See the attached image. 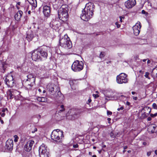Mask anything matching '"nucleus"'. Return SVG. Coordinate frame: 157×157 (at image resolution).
<instances>
[{
    "label": "nucleus",
    "mask_w": 157,
    "mask_h": 157,
    "mask_svg": "<svg viewBox=\"0 0 157 157\" xmlns=\"http://www.w3.org/2000/svg\"><path fill=\"white\" fill-rule=\"evenodd\" d=\"M151 63V61L150 60L148 59L147 61V63L148 64V63Z\"/></svg>",
    "instance_id": "nucleus-55"
},
{
    "label": "nucleus",
    "mask_w": 157,
    "mask_h": 157,
    "mask_svg": "<svg viewBox=\"0 0 157 157\" xmlns=\"http://www.w3.org/2000/svg\"><path fill=\"white\" fill-rule=\"evenodd\" d=\"M143 144L144 145H146L147 144V143L146 142H144L143 143Z\"/></svg>",
    "instance_id": "nucleus-54"
},
{
    "label": "nucleus",
    "mask_w": 157,
    "mask_h": 157,
    "mask_svg": "<svg viewBox=\"0 0 157 157\" xmlns=\"http://www.w3.org/2000/svg\"><path fill=\"white\" fill-rule=\"evenodd\" d=\"M5 115V113H3L1 114V116L2 117H4Z\"/></svg>",
    "instance_id": "nucleus-49"
},
{
    "label": "nucleus",
    "mask_w": 157,
    "mask_h": 157,
    "mask_svg": "<svg viewBox=\"0 0 157 157\" xmlns=\"http://www.w3.org/2000/svg\"><path fill=\"white\" fill-rule=\"evenodd\" d=\"M132 94L134 95V94H137V93H136V92H135L132 91Z\"/></svg>",
    "instance_id": "nucleus-52"
},
{
    "label": "nucleus",
    "mask_w": 157,
    "mask_h": 157,
    "mask_svg": "<svg viewBox=\"0 0 157 157\" xmlns=\"http://www.w3.org/2000/svg\"><path fill=\"white\" fill-rule=\"evenodd\" d=\"M151 151H149V152H148L147 153V155H148V156H149L150 155H151Z\"/></svg>",
    "instance_id": "nucleus-45"
},
{
    "label": "nucleus",
    "mask_w": 157,
    "mask_h": 157,
    "mask_svg": "<svg viewBox=\"0 0 157 157\" xmlns=\"http://www.w3.org/2000/svg\"><path fill=\"white\" fill-rule=\"evenodd\" d=\"M157 115V113H155L154 114L152 113L150 114V116L152 117H154Z\"/></svg>",
    "instance_id": "nucleus-35"
},
{
    "label": "nucleus",
    "mask_w": 157,
    "mask_h": 157,
    "mask_svg": "<svg viewBox=\"0 0 157 157\" xmlns=\"http://www.w3.org/2000/svg\"><path fill=\"white\" fill-rule=\"evenodd\" d=\"M89 155H92V152H89Z\"/></svg>",
    "instance_id": "nucleus-61"
},
{
    "label": "nucleus",
    "mask_w": 157,
    "mask_h": 157,
    "mask_svg": "<svg viewBox=\"0 0 157 157\" xmlns=\"http://www.w3.org/2000/svg\"><path fill=\"white\" fill-rule=\"evenodd\" d=\"M110 136L112 138H115L116 137V136L114 134L113 132H112L110 133Z\"/></svg>",
    "instance_id": "nucleus-33"
},
{
    "label": "nucleus",
    "mask_w": 157,
    "mask_h": 157,
    "mask_svg": "<svg viewBox=\"0 0 157 157\" xmlns=\"http://www.w3.org/2000/svg\"><path fill=\"white\" fill-rule=\"evenodd\" d=\"M35 77L33 75L29 74L26 76V78L23 80V83L28 89H30L35 84Z\"/></svg>",
    "instance_id": "nucleus-4"
},
{
    "label": "nucleus",
    "mask_w": 157,
    "mask_h": 157,
    "mask_svg": "<svg viewBox=\"0 0 157 157\" xmlns=\"http://www.w3.org/2000/svg\"><path fill=\"white\" fill-rule=\"evenodd\" d=\"M73 147L74 148H77L78 147V145L77 144H74L73 145Z\"/></svg>",
    "instance_id": "nucleus-42"
},
{
    "label": "nucleus",
    "mask_w": 157,
    "mask_h": 157,
    "mask_svg": "<svg viewBox=\"0 0 157 157\" xmlns=\"http://www.w3.org/2000/svg\"><path fill=\"white\" fill-rule=\"evenodd\" d=\"M30 4L31 6L35 8L37 6V2L36 0H27Z\"/></svg>",
    "instance_id": "nucleus-21"
},
{
    "label": "nucleus",
    "mask_w": 157,
    "mask_h": 157,
    "mask_svg": "<svg viewBox=\"0 0 157 157\" xmlns=\"http://www.w3.org/2000/svg\"><path fill=\"white\" fill-rule=\"evenodd\" d=\"M155 154L157 155V150H156L155 151Z\"/></svg>",
    "instance_id": "nucleus-62"
},
{
    "label": "nucleus",
    "mask_w": 157,
    "mask_h": 157,
    "mask_svg": "<svg viewBox=\"0 0 157 157\" xmlns=\"http://www.w3.org/2000/svg\"><path fill=\"white\" fill-rule=\"evenodd\" d=\"M43 12L44 16L48 17L51 12V8L49 6L45 5L43 6Z\"/></svg>",
    "instance_id": "nucleus-15"
},
{
    "label": "nucleus",
    "mask_w": 157,
    "mask_h": 157,
    "mask_svg": "<svg viewBox=\"0 0 157 157\" xmlns=\"http://www.w3.org/2000/svg\"><path fill=\"white\" fill-rule=\"evenodd\" d=\"M145 13H146V12L144 10H143L142 11V14H145Z\"/></svg>",
    "instance_id": "nucleus-47"
},
{
    "label": "nucleus",
    "mask_w": 157,
    "mask_h": 157,
    "mask_svg": "<svg viewBox=\"0 0 157 157\" xmlns=\"http://www.w3.org/2000/svg\"><path fill=\"white\" fill-rule=\"evenodd\" d=\"M40 35L42 36H46L49 33V31L47 29H45V30L41 31L40 32Z\"/></svg>",
    "instance_id": "nucleus-23"
},
{
    "label": "nucleus",
    "mask_w": 157,
    "mask_h": 157,
    "mask_svg": "<svg viewBox=\"0 0 157 157\" xmlns=\"http://www.w3.org/2000/svg\"><path fill=\"white\" fill-rule=\"evenodd\" d=\"M127 75L124 73H121L116 78L117 82L119 84L126 83L128 82Z\"/></svg>",
    "instance_id": "nucleus-9"
},
{
    "label": "nucleus",
    "mask_w": 157,
    "mask_h": 157,
    "mask_svg": "<svg viewBox=\"0 0 157 157\" xmlns=\"http://www.w3.org/2000/svg\"><path fill=\"white\" fill-rule=\"evenodd\" d=\"M149 74V73L148 72H146L145 73V75H144V76L146 78H147L148 79H150V78L148 76V75Z\"/></svg>",
    "instance_id": "nucleus-31"
},
{
    "label": "nucleus",
    "mask_w": 157,
    "mask_h": 157,
    "mask_svg": "<svg viewBox=\"0 0 157 157\" xmlns=\"http://www.w3.org/2000/svg\"><path fill=\"white\" fill-rule=\"evenodd\" d=\"M125 104L126 105L129 106L130 105L131 103L128 101H127Z\"/></svg>",
    "instance_id": "nucleus-43"
},
{
    "label": "nucleus",
    "mask_w": 157,
    "mask_h": 157,
    "mask_svg": "<svg viewBox=\"0 0 157 157\" xmlns=\"http://www.w3.org/2000/svg\"><path fill=\"white\" fill-rule=\"evenodd\" d=\"M62 137H63V132L59 129L53 130L51 135L52 139L58 142H62Z\"/></svg>",
    "instance_id": "nucleus-6"
},
{
    "label": "nucleus",
    "mask_w": 157,
    "mask_h": 157,
    "mask_svg": "<svg viewBox=\"0 0 157 157\" xmlns=\"http://www.w3.org/2000/svg\"><path fill=\"white\" fill-rule=\"evenodd\" d=\"M123 17H120V21L121 22H122V18H123Z\"/></svg>",
    "instance_id": "nucleus-51"
},
{
    "label": "nucleus",
    "mask_w": 157,
    "mask_h": 157,
    "mask_svg": "<svg viewBox=\"0 0 157 157\" xmlns=\"http://www.w3.org/2000/svg\"><path fill=\"white\" fill-rule=\"evenodd\" d=\"M14 92L10 90L7 92V95L8 97H10V98L11 99L14 97Z\"/></svg>",
    "instance_id": "nucleus-26"
},
{
    "label": "nucleus",
    "mask_w": 157,
    "mask_h": 157,
    "mask_svg": "<svg viewBox=\"0 0 157 157\" xmlns=\"http://www.w3.org/2000/svg\"><path fill=\"white\" fill-rule=\"evenodd\" d=\"M59 43L60 46L65 48H70L72 47L71 42L67 34L60 38Z\"/></svg>",
    "instance_id": "nucleus-5"
},
{
    "label": "nucleus",
    "mask_w": 157,
    "mask_h": 157,
    "mask_svg": "<svg viewBox=\"0 0 157 157\" xmlns=\"http://www.w3.org/2000/svg\"><path fill=\"white\" fill-rule=\"evenodd\" d=\"M23 12L21 10H19L14 16V18L16 20H19L21 17Z\"/></svg>",
    "instance_id": "nucleus-20"
},
{
    "label": "nucleus",
    "mask_w": 157,
    "mask_h": 157,
    "mask_svg": "<svg viewBox=\"0 0 157 157\" xmlns=\"http://www.w3.org/2000/svg\"><path fill=\"white\" fill-rule=\"evenodd\" d=\"M13 147V142L11 139L8 140L6 142L5 147L7 150H12Z\"/></svg>",
    "instance_id": "nucleus-16"
},
{
    "label": "nucleus",
    "mask_w": 157,
    "mask_h": 157,
    "mask_svg": "<svg viewBox=\"0 0 157 157\" xmlns=\"http://www.w3.org/2000/svg\"><path fill=\"white\" fill-rule=\"evenodd\" d=\"M70 112L72 113L71 115L68 116L67 114H66V116L68 119L74 120L79 117L80 116V113L79 112L74 111V110H71Z\"/></svg>",
    "instance_id": "nucleus-11"
},
{
    "label": "nucleus",
    "mask_w": 157,
    "mask_h": 157,
    "mask_svg": "<svg viewBox=\"0 0 157 157\" xmlns=\"http://www.w3.org/2000/svg\"><path fill=\"white\" fill-rule=\"evenodd\" d=\"M47 90L53 94L56 99L63 98V95L60 91L59 87L53 83H49L46 86Z\"/></svg>",
    "instance_id": "nucleus-2"
},
{
    "label": "nucleus",
    "mask_w": 157,
    "mask_h": 157,
    "mask_svg": "<svg viewBox=\"0 0 157 157\" xmlns=\"http://www.w3.org/2000/svg\"><path fill=\"white\" fill-rule=\"evenodd\" d=\"M94 8V6L93 4L91 3L86 4L82 11L80 16L81 19L86 21L89 20L93 16Z\"/></svg>",
    "instance_id": "nucleus-1"
},
{
    "label": "nucleus",
    "mask_w": 157,
    "mask_h": 157,
    "mask_svg": "<svg viewBox=\"0 0 157 157\" xmlns=\"http://www.w3.org/2000/svg\"><path fill=\"white\" fill-rule=\"evenodd\" d=\"M105 56V54L104 52H101L100 53L99 55L100 58L102 59Z\"/></svg>",
    "instance_id": "nucleus-29"
},
{
    "label": "nucleus",
    "mask_w": 157,
    "mask_h": 157,
    "mask_svg": "<svg viewBox=\"0 0 157 157\" xmlns=\"http://www.w3.org/2000/svg\"><path fill=\"white\" fill-rule=\"evenodd\" d=\"M38 90L40 93L41 92H42V90L40 88H39Z\"/></svg>",
    "instance_id": "nucleus-50"
},
{
    "label": "nucleus",
    "mask_w": 157,
    "mask_h": 157,
    "mask_svg": "<svg viewBox=\"0 0 157 157\" xmlns=\"http://www.w3.org/2000/svg\"><path fill=\"white\" fill-rule=\"evenodd\" d=\"M136 4L135 0H128L125 2V5L127 8L130 9L133 7Z\"/></svg>",
    "instance_id": "nucleus-17"
},
{
    "label": "nucleus",
    "mask_w": 157,
    "mask_h": 157,
    "mask_svg": "<svg viewBox=\"0 0 157 157\" xmlns=\"http://www.w3.org/2000/svg\"><path fill=\"white\" fill-rule=\"evenodd\" d=\"M107 120H108V123H110V121L111 120V119L110 118H108Z\"/></svg>",
    "instance_id": "nucleus-48"
},
{
    "label": "nucleus",
    "mask_w": 157,
    "mask_h": 157,
    "mask_svg": "<svg viewBox=\"0 0 157 157\" xmlns=\"http://www.w3.org/2000/svg\"><path fill=\"white\" fill-rule=\"evenodd\" d=\"M37 131V128H35L32 131V133H35Z\"/></svg>",
    "instance_id": "nucleus-37"
},
{
    "label": "nucleus",
    "mask_w": 157,
    "mask_h": 157,
    "mask_svg": "<svg viewBox=\"0 0 157 157\" xmlns=\"http://www.w3.org/2000/svg\"><path fill=\"white\" fill-rule=\"evenodd\" d=\"M37 100L40 102H45L47 101L48 98L43 97H38L37 98Z\"/></svg>",
    "instance_id": "nucleus-24"
},
{
    "label": "nucleus",
    "mask_w": 157,
    "mask_h": 157,
    "mask_svg": "<svg viewBox=\"0 0 157 157\" xmlns=\"http://www.w3.org/2000/svg\"><path fill=\"white\" fill-rule=\"evenodd\" d=\"M68 6L66 5H62L59 9L58 12L59 18L63 22L67 21L68 18Z\"/></svg>",
    "instance_id": "nucleus-3"
},
{
    "label": "nucleus",
    "mask_w": 157,
    "mask_h": 157,
    "mask_svg": "<svg viewBox=\"0 0 157 157\" xmlns=\"http://www.w3.org/2000/svg\"><path fill=\"white\" fill-rule=\"evenodd\" d=\"M34 34L32 32L30 34H28L26 38L28 41H31L34 37Z\"/></svg>",
    "instance_id": "nucleus-25"
},
{
    "label": "nucleus",
    "mask_w": 157,
    "mask_h": 157,
    "mask_svg": "<svg viewBox=\"0 0 157 157\" xmlns=\"http://www.w3.org/2000/svg\"><path fill=\"white\" fill-rule=\"evenodd\" d=\"M128 147L127 146H125L124 147V149L125 150Z\"/></svg>",
    "instance_id": "nucleus-56"
},
{
    "label": "nucleus",
    "mask_w": 157,
    "mask_h": 157,
    "mask_svg": "<svg viewBox=\"0 0 157 157\" xmlns=\"http://www.w3.org/2000/svg\"><path fill=\"white\" fill-rule=\"evenodd\" d=\"M93 96L95 98H96L98 97V94H93Z\"/></svg>",
    "instance_id": "nucleus-44"
},
{
    "label": "nucleus",
    "mask_w": 157,
    "mask_h": 157,
    "mask_svg": "<svg viewBox=\"0 0 157 157\" xmlns=\"http://www.w3.org/2000/svg\"><path fill=\"white\" fill-rule=\"evenodd\" d=\"M88 101L89 103H90L91 101V99H89L88 100Z\"/></svg>",
    "instance_id": "nucleus-57"
},
{
    "label": "nucleus",
    "mask_w": 157,
    "mask_h": 157,
    "mask_svg": "<svg viewBox=\"0 0 157 157\" xmlns=\"http://www.w3.org/2000/svg\"><path fill=\"white\" fill-rule=\"evenodd\" d=\"M147 130L150 133H155L157 132V127L155 125H151L148 127Z\"/></svg>",
    "instance_id": "nucleus-19"
},
{
    "label": "nucleus",
    "mask_w": 157,
    "mask_h": 157,
    "mask_svg": "<svg viewBox=\"0 0 157 157\" xmlns=\"http://www.w3.org/2000/svg\"><path fill=\"white\" fill-rule=\"evenodd\" d=\"M141 25L140 22L137 23L133 27V33L136 36H138L140 32Z\"/></svg>",
    "instance_id": "nucleus-13"
},
{
    "label": "nucleus",
    "mask_w": 157,
    "mask_h": 157,
    "mask_svg": "<svg viewBox=\"0 0 157 157\" xmlns=\"http://www.w3.org/2000/svg\"><path fill=\"white\" fill-rule=\"evenodd\" d=\"M152 106L154 108L157 109V105L155 103H154L152 105Z\"/></svg>",
    "instance_id": "nucleus-36"
},
{
    "label": "nucleus",
    "mask_w": 157,
    "mask_h": 157,
    "mask_svg": "<svg viewBox=\"0 0 157 157\" xmlns=\"http://www.w3.org/2000/svg\"><path fill=\"white\" fill-rule=\"evenodd\" d=\"M39 154L40 157H49V152L47 147L42 144L39 147Z\"/></svg>",
    "instance_id": "nucleus-8"
},
{
    "label": "nucleus",
    "mask_w": 157,
    "mask_h": 157,
    "mask_svg": "<svg viewBox=\"0 0 157 157\" xmlns=\"http://www.w3.org/2000/svg\"><path fill=\"white\" fill-rule=\"evenodd\" d=\"M156 72H157V73H156V75L155 76L156 77H157V71H156Z\"/></svg>",
    "instance_id": "nucleus-64"
},
{
    "label": "nucleus",
    "mask_w": 157,
    "mask_h": 157,
    "mask_svg": "<svg viewBox=\"0 0 157 157\" xmlns=\"http://www.w3.org/2000/svg\"><path fill=\"white\" fill-rule=\"evenodd\" d=\"M124 109V107L123 106H121L120 108H118L117 109V110L118 111H120V110H122Z\"/></svg>",
    "instance_id": "nucleus-38"
},
{
    "label": "nucleus",
    "mask_w": 157,
    "mask_h": 157,
    "mask_svg": "<svg viewBox=\"0 0 157 157\" xmlns=\"http://www.w3.org/2000/svg\"><path fill=\"white\" fill-rule=\"evenodd\" d=\"M6 84L8 87H12L14 86V81L13 76L11 74H9L6 76L5 79Z\"/></svg>",
    "instance_id": "nucleus-10"
},
{
    "label": "nucleus",
    "mask_w": 157,
    "mask_h": 157,
    "mask_svg": "<svg viewBox=\"0 0 157 157\" xmlns=\"http://www.w3.org/2000/svg\"><path fill=\"white\" fill-rule=\"evenodd\" d=\"M40 49L35 50L32 54V59L34 61L40 60Z\"/></svg>",
    "instance_id": "nucleus-12"
},
{
    "label": "nucleus",
    "mask_w": 157,
    "mask_h": 157,
    "mask_svg": "<svg viewBox=\"0 0 157 157\" xmlns=\"http://www.w3.org/2000/svg\"><path fill=\"white\" fill-rule=\"evenodd\" d=\"M115 24L117 25V28H119L120 27V25L119 24L118 22H116Z\"/></svg>",
    "instance_id": "nucleus-41"
},
{
    "label": "nucleus",
    "mask_w": 157,
    "mask_h": 157,
    "mask_svg": "<svg viewBox=\"0 0 157 157\" xmlns=\"http://www.w3.org/2000/svg\"><path fill=\"white\" fill-rule=\"evenodd\" d=\"M146 112H142L141 113V117L142 118H144L147 117V116L146 115Z\"/></svg>",
    "instance_id": "nucleus-28"
},
{
    "label": "nucleus",
    "mask_w": 157,
    "mask_h": 157,
    "mask_svg": "<svg viewBox=\"0 0 157 157\" xmlns=\"http://www.w3.org/2000/svg\"><path fill=\"white\" fill-rule=\"evenodd\" d=\"M112 114V112L111 111H107V114L108 115H111Z\"/></svg>",
    "instance_id": "nucleus-40"
},
{
    "label": "nucleus",
    "mask_w": 157,
    "mask_h": 157,
    "mask_svg": "<svg viewBox=\"0 0 157 157\" xmlns=\"http://www.w3.org/2000/svg\"><path fill=\"white\" fill-rule=\"evenodd\" d=\"M6 64L4 62H3L2 63V67L3 70H5L6 67Z\"/></svg>",
    "instance_id": "nucleus-30"
},
{
    "label": "nucleus",
    "mask_w": 157,
    "mask_h": 157,
    "mask_svg": "<svg viewBox=\"0 0 157 157\" xmlns=\"http://www.w3.org/2000/svg\"><path fill=\"white\" fill-rule=\"evenodd\" d=\"M46 92V91L45 90H44L43 91V93H45Z\"/></svg>",
    "instance_id": "nucleus-59"
},
{
    "label": "nucleus",
    "mask_w": 157,
    "mask_h": 157,
    "mask_svg": "<svg viewBox=\"0 0 157 157\" xmlns=\"http://www.w3.org/2000/svg\"><path fill=\"white\" fill-rule=\"evenodd\" d=\"M133 100H134L136 101L138 99L137 97L132 96V97Z\"/></svg>",
    "instance_id": "nucleus-39"
},
{
    "label": "nucleus",
    "mask_w": 157,
    "mask_h": 157,
    "mask_svg": "<svg viewBox=\"0 0 157 157\" xmlns=\"http://www.w3.org/2000/svg\"><path fill=\"white\" fill-rule=\"evenodd\" d=\"M0 121L2 124H3L4 123L3 121L2 120H1Z\"/></svg>",
    "instance_id": "nucleus-53"
},
{
    "label": "nucleus",
    "mask_w": 157,
    "mask_h": 157,
    "mask_svg": "<svg viewBox=\"0 0 157 157\" xmlns=\"http://www.w3.org/2000/svg\"><path fill=\"white\" fill-rule=\"evenodd\" d=\"M84 64L82 61L76 60L73 63L71 66L72 70L75 72H78L81 71L83 68Z\"/></svg>",
    "instance_id": "nucleus-7"
},
{
    "label": "nucleus",
    "mask_w": 157,
    "mask_h": 157,
    "mask_svg": "<svg viewBox=\"0 0 157 157\" xmlns=\"http://www.w3.org/2000/svg\"><path fill=\"white\" fill-rule=\"evenodd\" d=\"M38 67L42 71H45L47 70L45 66L44 65H39Z\"/></svg>",
    "instance_id": "nucleus-27"
},
{
    "label": "nucleus",
    "mask_w": 157,
    "mask_h": 157,
    "mask_svg": "<svg viewBox=\"0 0 157 157\" xmlns=\"http://www.w3.org/2000/svg\"><path fill=\"white\" fill-rule=\"evenodd\" d=\"M60 108L61 109L60 110V111H63V110H64V106L63 105H61L60 106Z\"/></svg>",
    "instance_id": "nucleus-34"
},
{
    "label": "nucleus",
    "mask_w": 157,
    "mask_h": 157,
    "mask_svg": "<svg viewBox=\"0 0 157 157\" xmlns=\"http://www.w3.org/2000/svg\"><path fill=\"white\" fill-rule=\"evenodd\" d=\"M34 144V142L33 140H29L27 141L24 146V149L27 151H30L33 145Z\"/></svg>",
    "instance_id": "nucleus-14"
},
{
    "label": "nucleus",
    "mask_w": 157,
    "mask_h": 157,
    "mask_svg": "<svg viewBox=\"0 0 157 157\" xmlns=\"http://www.w3.org/2000/svg\"><path fill=\"white\" fill-rule=\"evenodd\" d=\"M14 141L15 142H17L18 141V137L17 135H15L14 136Z\"/></svg>",
    "instance_id": "nucleus-32"
},
{
    "label": "nucleus",
    "mask_w": 157,
    "mask_h": 157,
    "mask_svg": "<svg viewBox=\"0 0 157 157\" xmlns=\"http://www.w3.org/2000/svg\"><path fill=\"white\" fill-rule=\"evenodd\" d=\"M151 120V117H148L147 118V120L148 121H150Z\"/></svg>",
    "instance_id": "nucleus-46"
},
{
    "label": "nucleus",
    "mask_w": 157,
    "mask_h": 157,
    "mask_svg": "<svg viewBox=\"0 0 157 157\" xmlns=\"http://www.w3.org/2000/svg\"><path fill=\"white\" fill-rule=\"evenodd\" d=\"M146 60H147L146 59H144L142 60L143 62H145L146 61Z\"/></svg>",
    "instance_id": "nucleus-60"
},
{
    "label": "nucleus",
    "mask_w": 157,
    "mask_h": 157,
    "mask_svg": "<svg viewBox=\"0 0 157 157\" xmlns=\"http://www.w3.org/2000/svg\"><path fill=\"white\" fill-rule=\"evenodd\" d=\"M40 60H45L47 58L48 54L47 50L43 49H40Z\"/></svg>",
    "instance_id": "nucleus-18"
},
{
    "label": "nucleus",
    "mask_w": 157,
    "mask_h": 157,
    "mask_svg": "<svg viewBox=\"0 0 157 157\" xmlns=\"http://www.w3.org/2000/svg\"><path fill=\"white\" fill-rule=\"evenodd\" d=\"M92 157H97V156L96 155H94L92 156Z\"/></svg>",
    "instance_id": "nucleus-63"
},
{
    "label": "nucleus",
    "mask_w": 157,
    "mask_h": 157,
    "mask_svg": "<svg viewBox=\"0 0 157 157\" xmlns=\"http://www.w3.org/2000/svg\"><path fill=\"white\" fill-rule=\"evenodd\" d=\"M20 4H21V2H18L17 3V4L18 5H20Z\"/></svg>",
    "instance_id": "nucleus-58"
},
{
    "label": "nucleus",
    "mask_w": 157,
    "mask_h": 157,
    "mask_svg": "<svg viewBox=\"0 0 157 157\" xmlns=\"http://www.w3.org/2000/svg\"><path fill=\"white\" fill-rule=\"evenodd\" d=\"M142 111H144L145 112H146L147 114H149L150 113L151 109L150 107L146 106L142 109Z\"/></svg>",
    "instance_id": "nucleus-22"
}]
</instances>
